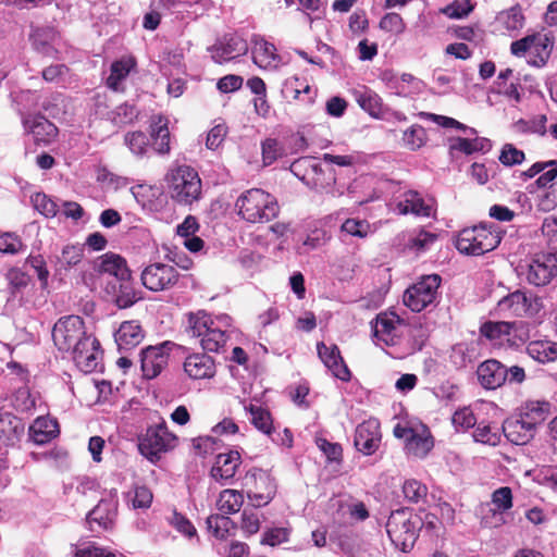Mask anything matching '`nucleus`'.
I'll list each match as a JSON object with an SVG mask.
<instances>
[{
	"mask_svg": "<svg viewBox=\"0 0 557 557\" xmlns=\"http://www.w3.org/2000/svg\"><path fill=\"white\" fill-rule=\"evenodd\" d=\"M403 493L407 500L418 503L428 494V487L417 480H407L403 485Z\"/></svg>",
	"mask_w": 557,
	"mask_h": 557,
	"instance_id": "47",
	"label": "nucleus"
},
{
	"mask_svg": "<svg viewBox=\"0 0 557 557\" xmlns=\"http://www.w3.org/2000/svg\"><path fill=\"white\" fill-rule=\"evenodd\" d=\"M492 503L499 512L509 510L512 507L511 490L507 486L497 488L492 494Z\"/></svg>",
	"mask_w": 557,
	"mask_h": 557,
	"instance_id": "51",
	"label": "nucleus"
},
{
	"mask_svg": "<svg viewBox=\"0 0 557 557\" xmlns=\"http://www.w3.org/2000/svg\"><path fill=\"white\" fill-rule=\"evenodd\" d=\"M150 128L153 149L161 154L169 153L170 131L168 127V121L162 116H156L152 119Z\"/></svg>",
	"mask_w": 557,
	"mask_h": 557,
	"instance_id": "32",
	"label": "nucleus"
},
{
	"mask_svg": "<svg viewBox=\"0 0 557 557\" xmlns=\"http://www.w3.org/2000/svg\"><path fill=\"white\" fill-rule=\"evenodd\" d=\"M245 409L251 416V423L264 434H271L273 425L271 414L267 409H263L259 406L250 404L246 406Z\"/></svg>",
	"mask_w": 557,
	"mask_h": 557,
	"instance_id": "39",
	"label": "nucleus"
},
{
	"mask_svg": "<svg viewBox=\"0 0 557 557\" xmlns=\"http://www.w3.org/2000/svg\"><path fill=\"white\" fill-rule=\"evenodd\" d=\"M184 370L194 380L210 379L215 374V363L208 355L194 354L186 358Z\"/></svg>",
	"mask_w": 557,
	"mask_h": 557,
	"instance_id": "21",
	"label": "nucleus"
},
{
	"mask_svg": "<svg viewBox=\"0 0 557 557\" xmlns=\"http://www.w3.org/2000/svg\"><path fill=\"white\" fill-rule=\"evenodd\" d=\"M381 29L399 35L404 33L406 24L398 13H387L380 21Z\"/></svg>",
	"mask_w": 557,
	"mask_h": 557,
	"instance_id": "50",
	"label": "nucleus"
},
{
	"mask_svg": "<svg viewBox=\"0 0 557 557\" xmlns=\"http://www.w3.org/2000/svg\"><path fill=\"white\" fill-rule=\"evenodd\" d=\"M486 145L487 141L484 138H475L471 140L458 137L451 143L450 149L461 151L466 154H471L475 151L483 150Z\"/></svg>",
	"mask_w": 557,
	"mask_h": 557,
	"instance_id": "45",
	"label": "nucleus"
},
{
	"mask_svg": "<svg viewBox=\"0 0 557 557\" xmlns=\"http://www.w3.org/2000/svg\"><path fill=\"white\" fill-rule=\"evenodd\" d=\"M500 243L498 233L484 225L462 230L456 240V248L465 255L481 256L495 249Z\"/></svg>",
	"mask_w": 557,
	"mask_h": 557,
	"instance_id": "3",
	"label": "nucleus"
},
{
	"mask_svg": "<svg viewBox=\"0 0 557 557\" xmlns=\"http://www.w3.org/2000/svg\"><path fill=\"white\" fill-rule=\"evenodd\" d=\"M252 44L251 52L255 64L261 69H275L280 57L276 54L274 45L263 38H255Z\"/></svg>",
	"mask_w": 557,
	"mask_h": 557,
	"instance_id": "28",
	"label": "nucleus"
},
{
	"mask_svg": "<svg viewBox=\"0 0 557 557\" xmlns=\"http://www.w3.org/2000/svg\"><path fill=\"white\" fill-rule=\"evenodd\" d=\"M177 437L171 433L164 421L149 426L146 434L139 438L138 448L143 456L154 462L163 453L176 446Z\"/></svg>",
	"mask_w": 557,
	"mask_h": 557,
	"instance_id": "5",
	"label": "nucleus"
},
{
	"mask_svg": "<svg viewBox=\"0 0 557 557\" xmlns=\"http://www.w3.org/2000/svg\"><path fill=\"white\" fill-rule=\"evenodd\" d=\"M399 214H414L418 216H429L431 207L424 203L423 198L416 190H408L403 194V199L396 205Z\"/></svg>",
	"mask_w": 557,
	"mask_h": 557,
	"instance_id": "31",
	"label": "nucleus"
},
{
	"mask_svg": "<svg viewBox=\"0 0 557 557\" xmlns=\"http://www.w3.org/2000/svg\"><path fill=\"white\" fill-rule=\"evenodd\" d=\"M169 342L161 346H150L141 351V370L147 379H153L168 363V352L165 347Z\"/></svg>",
	"mask_w": 557,
	"mask_h": 557,
	"instance_id": "17",
	"label": "nucleus"
},
{
	"mask_svg": "<svg viewBox=\"0 0 557 557\" xmlns=\"http://www.w3.org/2000/svg\"><path fill=\"white\" fill-rule=\"evenodd\" d=\"M52 339L59 350L72 352L78 367L85 371L94 370L99 343L86 334L81 317L67 315L59 319L52 329Z\"/></svg>",
	"mask_w": 557,
	"mask_h": 557,
	"instance_id": "1",
	"label": "nucleus"
},
{
	"mask_svg": "<svg viewBox=\"0 0 557 557\" xmlns=\"http://www.w3.org/2000/svg\"><path fill=\"white\" fill-rule=\"evenodd\" d=\"M227 133L224 124H218L210 129L207 136L206 145L209 149H216L223 141Z\"/></svg>",
	"mask_w": 557,
	"mask_h": 557,
	"instance_id": "61",
	"label": "nucleus"
},
{
	"mask_svg": "<svg viewBox=\"0 0 557 557\" xmlns=\"http://www.w3.org/2000/svg\"><path fill=\"white\" fill-rule=\"evenodd\" d=\"M178 271L175 267L156 262L147 265L141 272L143 285L152 292H162L173 287L178 281Z\"/></svg>",
	"mask_w": 557,
	"mask_h": 557,
	"instance_id": "10",
	"label": "nucleus"
},
{
	"mask_svg": "<svg viewBox=\"0 0 557 557\" xmlns=\"http://www.w3.org/2000/svg\"><path fill=\"white\" fill-rule=\"evenodd\" d=\"M400 323L398 315L395 313L380 314L374 325V336L383 342L386 346L397 344V326Z\"/></svg>",
	"mask_w": 557,
	"mask_h": 557,
	"instance_id": "24",
	"label": "nucleus"
},
{
	"mask_svg": "<svg viewBox=\"0 0 557 557\" xmlns=\"http://www.w3.org/2000/svg\"><path fill=\"white\" fill-rule=\"evenodd\" d=\"M247 495L255 507L268 505L274 497L276 485L271 475L262 469H252L245 476Z\"/></svg>",
	"mask_w": 557,
	"mask_h": 557,
	"instance_id": "9",
	"label": "nucleus"
},
{
	"mask_svg": "<svg viewBox=\"0 0 557 557\" xmlns=\"http://www.w3.org/2000/svg\"><path fill=\"white\" fill-rule=\"evenodd\" d=\"M117 502L114 499H102L89 511L87 522L91 530H95L92 523L100 529L107 530L112 527L116 517Z\"/></svg>",
	"mask_w": 557,
	"mask_h": 557,
	"instance_id": "22",
	"label": "nucleus"
},
{
	"mask_svg": "<svg viewBox=\"0 0 557 557\" xmlns=\"http://www.w3.org/2000/svg\"><path fill=\"white\" fill-rule=\"evenodd\" d=\"M134 66L135 61L132 58H125L113 62L111 65V74L107 79L108 86L113 90H117L120 83L126 78Z\"/></svg>",
	"mask_w": 557,
	"mask_h": 557,
	"instance_id": "36",
	"label": "nucleus"
},
{
	"mask_svg": "<svg viewBox=\"0 0 557 557\" xmlns=\"http://www.w3.org/2000/svg\"><path fill=\"white\" fill-rule=\"evenodd\" d=\"M354 97L359 107L372 117L380 119L384 113L382 98L373 90L362 87L354 90Z\"/></svg>",
	"mask_w": 557,
	"mask_h": 557,
	"instance_id": "30",
	"label": "nucleus"
},
{
	"mask_svg": "<svg viewBox=\"0 0 557 557\" xmlns=\"http://www.w3.org/2000/svg\"><path fill=\"white\" fill-rule=\"evenodd\" d=\"M557 275V255L536 253L528 264L527 281L537 287L546 286Z\"/></svg>",
	"mask_w": 557,
	"mask_h": 557,
	"instance_id": "12",
	"label": "nucleus"
},
{
	"mask_svg": "<svg viewBox=\"0 0 557 557\" xmlns=\"http://www.w3.org/2000/svg\"><path fill=\"white\" fill-rule=\"evenodd\" d=\"M318 356L331 373L342 380H350V371L346 366L341 351L335 344L326 345L323 342L317 344Z\"/></svg>",
	"mask_w": 557,
	"mask_h": 557,
	"instance_id": "14",
	"label": "nucleus"
},
{
	"mask_svg": "<svg viewBox=\"0 0 557 557\" xmlns=\"http://www.w3.org/2000/svg\"><path fill=\"white\" fill-rule=\"evenodd\" d=\"M59 433L58 421L50 417H38L29 426V437L38 445L49 443L57 437Z\"/></svg>",
	"mask_w": 557,
	"mask_h": 557,
	"instance_id": "23",
	"label": "nucleus"
},
{
	"mask_svg": "<svg viewBox=\"0 0 557 557\" xmlns=\"http://www.w3.org/2000/svg\"><path fill=\"white\" fill-rule=\"evenodd\" d=\"M169 182L172 198L181 203L189 205L201 194V180L190 166L182 165L172 170Z\"/></svg>",
	"mask_w": 557,
	"mask_h": 557,
	"instance_id": "4",
	"label": "nucleus"
},
{
	"mask_svg": "<svg viewBox=\"0 0 557 557\" xmlns=\"http://www.w3.org/2000/svg\"><path fill=\"white\" fill-rule=\"evenodd\" d=\"M24 127L35 140L48 143L57 136L58 128L42 115H28L23 120Z\"/></svg>",
	"mask_w": 557,
	"mask_h": 557,
	"instance_id": "29",
	"label": "nucleus"
},
{
	"mask_svg": "<svg viewBox=\"0 0 557 557\" xmlns=\"http://www.w3.org/2000/svg\"><path fill=\"white\" fill-rule=\"evenodd\" d=\"M433 447V441L429 436H422L419 434H411L406 444V448L409 454L418 458H423Z\"/></svg>",
	"mask_w": 557,
	"mask_h": 557,
	"instance_id": "40",
	"label": "nucleus"
},
{
	"mask_svg": "<svg viewBox=\"0 0 557 557\" xmlns=\"http://www.w3.org/2000/svg\"><path fill=\"white\" fill-rule=\"evenodd\" d=\"M317 445L330 460L337 461L341 459L343 449L339 444L330 443L325 438H318Z\"/></svg>",
	"mask_w": 557,
	"mask_h": 557,
	"instance_id": "62",
	"label": "nucleus"
},
{
	"mask_svg": "<svg viewBox=\"0 0 557 557\" xmlns=\"http://www.w3.org/2000/svg\"><path fill=\"white\" fill-rule=\"evenodd\" d=\"M520 324L521 322L487 321L481 325L480 333L493 344L500 345L509 341V336Z\"/></svg>",
	"mask_w": 557,
	"mask_h": 557,
	"instance_id": "26",
	"label": "nucleus"
},
{
	"mask_svg": "<svg viewBox=\"0 0 557 557\" xmlns=\"http://www.w3.org/2000/svg\"><path fill=\"white\" fill-rule=\"evenodd\" d=\"M453 423L456 428L467 430L475 425L476 419L469 408H462L454 413Z\"/></svg>",
	"mask_w": 557,
	"mask_h": 557,
	"instance_id": "58",
	"label": "nucleus"
},
{
	"mask_svg": "<svg viewBox=\"0 0 557 557\" xmlns=\"http://www.w3.org/2000/svg\"><path fill=\"white\" fill-rule=\"evenodd\" d=\"M418 522L405 509L393 511L386 522V532L393 544L403 552H409L418 539Z\"/></svg>",
	"mask_w": 557,
	"mask_h": 557,
	"instance_id": "6",
	"label": "nucleus"
},
{
	"mask_svg": "<svg viewBox=\"0 0 557 557\" xmlns=\"http://www.w3.org/2000/svg\"><path fill=\"white\" fill-rule=\"evenodd\" d=\"M210 51L214 62L223 63L236 55L245 54L248 51V46L243 38L236 35H225L210 48Z\"/></svg>",
	"mask_w": 557,
	"mask_h": 557,
	"instance_id": "16",
	"label": "nucleus"
},
{
	"mask_svg": "<svg viewBox=\"0 0 557 557\" xmlns=\"http://www.w3.org/2000/svg\"><path fill=\"white\" fill-rule=\"evenodd\" d=\"M106 293L120 309L129 308L141 299L131 276L123 280H110L106 285Z\"/></svg>",
	"mask_w": 557,
	"mask_h": 557,
	"instance_id": "13",
	"label": "nucleus"
},
{
	"mask_svg": "<svg viewBox=\"0 0 557 557\" xmlns=\"http://www.w3.org/2000/svg\"><path fill=\"white\" fill-rule=\"evenodd\" d=\"M425 129L420 125H413L404 133L403 140L410 150H417L425 144Z\"/></svg>",
	"mask_w": 557,
	"mask_h": 557,
	"instance_id": "44",
	"label": "nucleus"
},
{
	"mask_svg": "<svg viewBox=\"0 0 557 557\" xmlns=\"http://www.w3.org/2000/svg\"><path fill=\"white\" fill-rule=\"evenodd\" d=\"M550 403L546 400H528L522 407L521 416L536 429L552 413Z\"/></svg>",
	"mask_w": 557,
	"mask_h": 557,
	"instance_id": "33",
	"label": "nucleus"
},
{
	"mask_svg": "<svg viewBox=\"0 0 557 557\" xmlns=\"http://www.w3.org/2000/svg\"><path fill=\"white\" fill-rule=\"evenodd\" d=\"M213 324L211 317L205 311L189 313L187 332L194 337H201Z\"/></svg>",
	"mask_w": 557,
	"mask_h": 557,
	"instance_id": "37",
	"label": "nucleus"
},
{
	"mask_svg": "<svg viewBox=\"0 0 557 557\" xmlns=\"http://www.w3.org/2000/svg\"><path fill=\"white\" fill-rule=\"evenodd\" d=\"M546 115H540L530 121H519L518 127L523 132L534 133L543 136L546 133Z\"/></svg>",
	"mask_w": 557,
	"mask_h": 557,
	"instance_id": "55",
	"label": "nucleus"
},
{
	"mask_svg": "<svg viewBox=\"0 0 557 557\" xmlns=\"http://www.w3.org/2000/svg\"><path fill=\"white\" fill-rule=\"evenodd\" d=\"M94 269L98 273L112 276L111 280H123L131 276L125 259L113 252H107L99 257L94 263Z\"/></svg>",
	"mask_w": 557,
	"mask_h": 557,
	"instance_id": "20",
	"label": "nucleus"
},
{
	"mask_svg": "<svg viewBox=\"0 0 557 557\" xmlns=\"http://www.w3.org/2000/svg\"><path fill=\"white\" fill-rule=\"evenodd\" d=\"M533 422L527 421L522 416L509 418L503 423V432L508 441L516 445L528 444L535 435L536 429Z\"/></svg>",
	"mask_w": 557,
	"mask_h": 557,
	"instance_id": "18",
	"label": "nucleus"
},
{
	"mask_svg": "<svg viewBox=\"0 0 557 557\" xmlns=\"http://www.w3.org/2000/svg\"><path fill=\"white\" fill-rule=\"evenodd\" d=\"M283 154V150L276 139L268 138L262 144V158L264 164H272L278 157Z\"/></svg>",
	"mask_w": 557,
	"mask_h": 557,
	"instance_id": "53",
	"label": "nucleus"
},
{
	"mask_svg": "<svg viewBox=\"0 0 557 557\" xmlns=\"http://www.w3.org/2000/svg\"><path fill=\"white\" fill-rule=\"evenodd\" d=\"M240 465V455L238 451H230L227 454H219L215 462L211 468V476L216 480L232 479Z\"/></svg>",
	"mask_w": 557,
	"mask_h": 557,
	"instance_id": "25",
	"label": "nucleus"
},
{
	"mask_svg": "<svg viewBox=\"0 0 557 557\" xmlns=\"http://www.w3.org/2000/svg\"><path fill=\"white\" fill-rule=\"evenodd\" d=\"M381 432L376 420H368L360 423L355 432V446L364 455H372L380 445Z\"/></svg>",
	"mask_w": 557,
	"mask_h": 557,
	"instance_id": "15",
	"label": "nucleus"
},
{
	"mask_svg": "<svg viewBox=\"0 0 557 557\" xmlns=\"http://www.w3.org/2000/svg\"><path fill=\"white\" fill-rule=\"evenodd\" d=\"M74 555L75 557H114L112 553L104 552L92 544L77 548Z\"/></svg>",
	"mask_w": 557,
	"mask_h": 557,
	"instance_id": "64",
	"label": "nucleus"
},
{
	"mask_svg": "<svg viewBox=\"0 0 557 557\" xmlns=\"http://www.w3.org/2000/svg\"><path fill=\"white\" fill-rule=\"evenodd\" d=\"M528 354L539 362L556 360V344L548 341H533L527 347Z\"/></svg>",
	"mask_w": 557,
	"mask_h": 557,
	"instance_id": "34",
	"label": "nucleus"
},
{
	"mask_svg": "<svg viewBox=\"0 0 557 557\" xmlns=\"http://www.w3.org/2000/svg\"><path fill=\"white\" fill-rule=\"evenodd\" d=\"M22 248V240L16 235L10 233L0 235V251L14 255L21 251Z\"/></svg>",
	"mask_w": 557,
	"mask_h": 557,
	"instance_id": "57",
	"label": "nucleus"
},
{
	"mask_svg": "<svg viewBox=\"0 0 557 557\" xmlns=\"http://www.w3.org/2000/svg\"><path fill=\"white\" fill-rule=\"evenodd\" d=\"M242 529L248 534H255L260 529V519L256 510L245 509L242 515Z\"/></svg>",
	"mask_w": 557,
	"mask_h": 557,
	"instance_id": "56",
	"label": "nucleus"
},
{
	"mask_svg": "<svg viewBox=\"0 0 557 557\" xmlns=\"http://www.w3.org/2000/svg\"><path fill=\"white\" fill-rule=\"evenodd\" d=\"M207 525L215 537L224 539L232 529L233 522L224 513L211 515L207 518Z\"/></svg>",
	"mask_w": 557,
	"mask_h": 557,
	"instance_id": "41",
	"label": "nucleus"
},
{
	"mask_svg": "<svg viewBox=\"0 0 557 557\" xmlns=\"http://www.w3.org/2000/svg\"><path fill=\"white\" fill-rule=\"evenodd\" d=\"M524 160V152L522 150L517 149L511 144H506L500 152L499 161L504 165H515L520 164Z\"/></svg>",
	"mask_w": 557,
	"mask_h": 557,
	"instance_id": "52",
	"label": "nucleus"
},
{
	"mask_svg": "<svg viewBox=\"0 0 557 557\" xmlns=\"http://www.w3.org/2000/svg\"><path fill=\"white\" fill-rule=\"evenodd\" d=\"M132 500L134 508H148L152 502V493L146 486H136Z\"/></svg>",
	"mask_w": 557,
	"mask_h": 557,
	"instance_id": "63",
	"label": "nucleus"
},
{
	"mask_svg": "<svg viewBox=\"0 0 557 557\" xmlns=\"http://www.w3.org/2000/svg\"><path fill=\"white\" fill-rule=\"evenodd\" d=\"M370 230V225L366 221H359L355 219H347L343 225L342 231L360 238H363L368 235Z\"/></svg>",
	"mask_w": 557,
	"mask_h": 557,
	"instance_id": "54",
	"label": "nucleus"
},
{
	"mask_svg": "<svg viewBox=\"0 0 557 557\" xmlns=\"http://www.w3.org/2000/svg\"><path fill=\"white\" fill-rule=\"evenodd\" d=\"M541 308L542 301L539 297L528 295L522 290H516L503 297L497 304L499 312L515 317H532L535 315Z\"/></svg>",
	"mask_w": 557,
	"mask_h": 557,
	"instance_id": "11",
	"label": "nucleus"
},
{
	"mask_svg": "<svg viewBox=\"0 0 557 557\" xmlns=\"http://www.w3.org/2000/svg\"><path fill=\"white\" fill-rule=\"evenodd\" d=\"M473 437L476 442L495 446L499 443L500 435L498 428H492L488 424L480 423L474 433Z\"/></svg>",
	"mask_w": 557,
	"mask_h": 557,
	"instance_id": "46",
	"label": "nucleus"
},
{
	"mask_svg": "<svg viewBox=\"0 0 557 557\" xmlns=\"http://www.w3.org/2000/svg\"><path fill=\"white\" fill-rule=\"evenodd\" d=\"M440 285V275L423 276L405 292L404 304L414 312L422 311L435 300Z\"/></svg>",
	"mask_w": 557,
	"mask_h": 557,
	"instance_id": "8",
	"label": "nucleus"
},
{
	"mask_svg": "<svg viewBox=\"0 0 557 557\" xmlns=\"http://www.w3.org/2000/svg\"><path fill=\"white\" fill-rule=\"evenodd\" d=\"M478 377L483 387L495 389L507 382V367L495 359L486 360L479 366Z\"/></svg>",
	"mask_w": 557,
	"mask_h": 557,
	"instance_id": "19",
	"label": "nucleus"
},
{
	"mask_svg": "<svg viewBox=\"0 0 557 557\" xmlns=\"http://www.w3.org/2000/svg\"><path fill=\"white\" fill-rule=\"evenodd\" d=\"M32 202L36 210L46 216H54L58 212L57 205L47 195L37 193L32 196Z\"/></svg>",
	"mask_w": 557,
	"mask_h": 557,
	"instance_id": "49",
	"label": "nucleus"
},
{
	"mask_svg": "<svg viewBox=\"0 0 557 557\" xmlns=\"http://www.w3.org/2000/svg\"><path fill=\"white\" fill-rule=\"evenodd\" d=\"M14 407L20 411H29L35 407V400L26 387L18 388L14 394Z\"/></svg>",
	"mask_w": 557,
	"mask_h": 557,
	"instance_id": "59",
	"label": "nucleus"
},
{
	"mask_svg": "<svg viewBox=\"0 0 557 557\" xmlns=\"http://www.w3.org/2000/svg\"><path fill=\"white\" fill-rule=\"evenodd\" d=\"M138 116L137 109L128 103H123L115 108L111 113V120L116 125L132 123Z\"/></svg>",
	"mask_w": 557,
	"mask_h": 557,
	"instance_id": "48",
	"label": "nucleus"
},
{
	"mask_svg": "<svg viewBox=\"0 0 557 557\" xmlns=\"http://www.w3.org/2000/svg\"><path fill=\"white\" fill-rule=\"evenodd\" d=\"M244 503V496L236 490H224L216 502L218 509L224 515L239 511Z\"/></svg>",
	"mask_w": 557,
	"mask_h": 557,
	"instance_id": "35",
	"label": "nucleus"
},
{
	"mask_svg": "<svg viewBox=\"0 0 557 557\" xmlns=\"http://www.w3.org/2000/svg\"><path fill=\"white\" fill-rule=\"evenodd\" d=\"M450 361L457 368H463L473 361L474 348L469 347L466 343L456 344L450 352Z\"/></svg>",
	"mask_w": 557,
	"mask_h": 557,
	"instance_id": "42",
	"label": "nucleus"
},
{
	"mask_svg": "<svg viewBox=\"0 0 557 557\" xmlns=\"http://www.w3.org/2000/svg\"><path fill=\"white\" fill-rule=\"evenodd\" d=\"M226 339L225 332L213 325L200 337V345L207 351L219 352L224 347Z\"/></svg>",
	"mask_w": 557,
	"mask_h": 557,
	"instance_id": "38",
	"label": "nucleus"
},
{
	"mask_svg": "<svg viewBox=\"0 0 557 557\" xmlns=\"http://www.w3.org/2000/svg\"><path fill=\"white\" fill-rule=\"evenodd\" d=\"M502 20L507 29H518L523 25V15L518 8H511L502 13Z\"/></svg>",
	"mask_w": 557,
	"mask_h": 557,
	"instance_id": "60",
	"label": "nucleus"
},
{
	"mask_svg": "<svg viewBox=\"0 0 557 557\" xmlns=\"http://www.w3.org/2000/svg\"><path fill=\"white\" fill-rule=\"evenodd\" d=\"M114 337L120 350H129L141 343L144 332L138 322L125 321L120 325Z\"/></svg>",
	"mask_w": 557,
	"mask_h": 557,
	"instance_id": "27",
	"label": "nucleus"
},
{
	"mask_svg": "<svg viewBox=\"0 0 557 557\" xmlns=\"http://www.w3.org/2000/svg\"><path fill=\"white\" fill-rule=\"evenodd\" d=\"M236 208L238 214L249 223H267L276 218L280 211L275 197L260 188L242 194Z\"/></svg>",
	"mask_w": 557,
	"mask_h": 557,
	"instance_id": "2",
	"label": "nucleus"
},
{
	"mask_svg": "<svg viewBox=\"0 0 557 557\" xmlns=\"http://www.w3.org/2000/svg\"><path fill=\"white\" fill-rule=\"evenodd\" d=\"M553 47L554 38L552 36L536 33L511 42L510 51L517 57L530 51L531 58L528 63L535 67H543L550 58Z\"/></svg>",
	"mask_w": 557,
	"mask_h": 557,
	"instance_id": "7",
	"label": "nucleus"
},
{
	"mask_svg": "<svg viewBox=\"0 0 557 557\" xmlns=\"http://www.w3.org/2000/svg\"><path fill=\"white\" fill-rule=\"evenodd\" d=\"M124 143L134 154L143 156L147 151L149 139L145 133L136 131L127 133Z\"/></svg>",
	"mask_w": 557,
	"mask_h": 557,
	"instance_id": "43",
	"label": "nucleus"
}]
</instances>
